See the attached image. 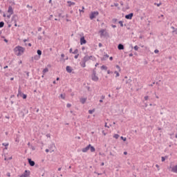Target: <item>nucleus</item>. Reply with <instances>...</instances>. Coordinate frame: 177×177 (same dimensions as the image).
Masks as SVG:
<instances>
[{
  "mask_svg": "<svg viewBox=\"0 0 177 177\" xmlns=\"http://www.w3.org/2000/svg\"><path fill=\"white\" fill-rule=\"evenodd\" d=\"M24 50H26V48L20 46H17L14 48V52L17 53V56H21L24 53Z\"/></svg>",
  "mask_w": 177,
  "mask_h": 177,
  "instance_id": "nucleus-1",
  "label": "nucleus"
},
{
  "mask_svg": "<svg viewBox=\"0 0 177 177\" xmlns=\"http://www.w3.org/2000/svg\"><path fill=\"white\" fill-rule=\"evenodd\" d=\"M91 78L93 81H95V82H97L99 81V77L96 75V71L93 70V74L91 75Z\"/></svg>",
  "mask_w": 177,
  "mask_h": 177,
  "instance_id": "nucleus-2",
  "label": "nucleus"
},
{
  "mask_svg": "<svg viewBox=\"0 0 177 177\" xmlns=\"http://www.w3.org/2000/svg\"><path fill=\"white\" fill-rule=\"evenodd\" d=\"M96 16H99V12L98 11L92 12L90 14V19H91V20H93V19H95Z\"/></svg>",
  "mask_w": 177,
  "mask_h": 177,
  "instance_id": "nucleus-3",
  "label": "nucleus"
},
{
  "mask_svg": "<svg viewBox=\"0 0 177 177\" xmlns=\"http://www.w3.org/2000/svg\"><path fill=\"white\" fill-rule=\"evenodd\" d=\"M100 37H107V35H109V32H107L105 29L100 30Z\"/></svg>",
  "mask_w": 177,
  "mask_h": 177,
  "instance_id": "nucleus-4",
  "label": "nucleus"
},
{
  "mask_svg": "<svg viewBox=\"0 0 177 177\" xmlns=\"http://www.w3.org/2000/svg\"><path fill=\"white\" fill-rule=\"evenodd\" d=\"M91 57H93V56H92V55L88 56V55H86V56H84L83 57L82 61L86 63V62H89V60H91Z\"/></svg>",
  "mask_w": 177,
  "mask_h": 177,
  "instance_id": "nucleus-5",
  "label": "nucleus"
},
{
  "mask_svg": "<svg viewBox=\"0 0 177 177\" xmlns=\"http://www.w3.org/2000/svg\"><path fill=\"white\" fill-rule=\"evenodd\" d=\"M132 17H133V13L131 12L129 15H125V19L127 20H132Z\"/></svg>",
  "mask_w": 177,
  "mask_h": 177,
  "instance_id": "nucleus-6",
  "label": "nucleus"
},
{
  "mask_svg": "<svg viewBox=\"0 0 177 177\" xmlns=\"http://www.w3.org/2000/svg\"><path fill=\"white\" fill-rule=\"evenodd\" d=\"M28 162L30 167H34L35 165V162L31 158H28Z\"/></svg>",
  "mask_w": 177,
  "mask_h": 177,
  "instance_id": "nucleus-7",
  "label": "nucleus"
},
{
  "mask_svg": "<svg viewBox=\"0 0 177 177\" xmlns=\"http://www.w3.org/2000/svg\"><path fill=\"white\" fill-rule=\"evenodd\" d=\"M86 44V39H85V37H82L80 38V45H85Z\"/></svg>",
  "mask_w": 177,
  "mask_h": 177,
  "instance_id": "nucleus-8",
  "label": "nucleus"
},
{
  "mask_svg": "<svg viewBox=\"0 0 177 177\" xmlns=\"http://www.w3.org/2000/svg\"><path fill=\"white\" fill-rule=\"evenodd\" d=\"M30 174H31V172L30 171V170H25V171L23 174L24 177H28L30 176Z\"/></svg>",
  "mask_w": 177,
  "mask_h": 177,
  "instance_id": "nucleus-9",
  "label": "nucleus"
},
{
  "mask_svg": "<svg viewBox=\"0 0 177 177\" xmlns=\"http://www.w3.org/2000/svg\"><path fill=\"white\" fill-rule=\"evenodd\" d=\"M19 19V17H17V15H14L12 17V21H13L14 23H17V19Z\"/></svg>",
  "mask_w": 177,
  "mask_h": 177,
  "instance_id": "nucleus-10",
  "label": "nucleus"
},
{
  "mask_svg": "<svg viewBox=\"0 0 177 177\" xmlns=\"http://www.w3.org/2000/svg\"><path fill=\"white\" fill-rule=\"evenodd\" d=\"M90 147H91V144H89V145H88L87 147H86L85 148H83V149H82V151L83 153H86V151H88V150H89Z\"/></svg>",
  "mask_w": 177,
  "mask_h": 177,
  "instance_id": "nucleus-11",
  "label": "nucleus"
},
{
  "mask_svg": "<svg viewBox=\"0 0 177 177\" xmlns=\"http://www.w3.org/2000/svg\"><path fill=\"white\" fill-rule=\"evenodd\" d=\"M170 168L171 169V172H174V174H177V165Z\"/></svg>",
  "mask_w": 177,
  "mask_h": 177,
  "instance_id": "nucleus-12",
  "label": "nucleus"
},
{
  "mask_svg": "<svg viewBox=\"0 0 177 177\" xmlns=\"http://www.w3.org/2000/svg\"><path fill=\"white\" fill-rule=\"evenodd\" d=\"M109 56L107 54L104 55L103 57H101V61L104 62L109 59Z\"/></svg>",
  "mask_w": 177,
  "mask_h": 177,
  "instance_id": "nucleus-13",
  "label": "nucleus"
},
{
  "mask_svg": "<svg viewBox=\"0 0 177 177\" xmlns=\"http://www.w3.org/2000/svg\"><path fill=\"white\" fill-rule=\"evenodd\" d=\"M8 12L10 15H13V8H12V6H9Z\"/></svg>",
  "mask_w": 177,
  "mask_h": 177,
  "instance_id": "nucleus-14",
  "label": "nucleus"
},
{
  "mask_svg": "<svg viewBox=\"0 0 177 177\" xmlns=\"http://www.w3.org/2000/svg\"><path fill=\"white\" fill-rule=\"evenodd\" d=\"M124 46H123L122 44H118V49L119 50H124Z\"/></svg>",
  "mask_w": 177,
  "mask_h": 177,
  "instance_id": "nucleus-15",
  "label": "nucleus"
},
{
  "mask_svg": "<svg viewBox=\"0 0 177 177\" xmlns=\"http://www.w3.org/2000/svg\"><path fill=\"white\" fill-rule=\"evenodd\" d=\"M66 70L67 73H71L73 71V68L70 66H67Z\"/></svg>",
  "mask_w": 177,
  "mask_h": 177,
  "instance_id": "nucleus-16",
  "label": "nucleus"
},
{
  "mask_svg": "<svg viewBox=\"0 0 177 177\" xmlns=\"http://www.w3.org/2000/svg\"><path fill=\"white\" fill-rule=\"evenodd\" d=\"M86 62H84V61H83V59H82V61L80 63V64L81 67H83V68H84L86 67Z\"/></svg>",
  "mask_w": 177,
  "mask_h": 177,
  "instance_id": "nucleus-17",
  "label": "nucleus"
},
{
  "mask_svg": "<svg viewBox=\"0 0 177 177\" xmlns=\"http://www.w3.org/2000/svg\"><path fill=\"white\" fill-rule=\"evenodd\" d=\"M24 94V93H21V89L20 87H19V89H18L17 97H19V96L22 97Z\"/></svg>",
  "mask_w": 177,
  "mask_h": 177,
  "instance_id": "nucleus-18",
  "label": "nucleus"
},
{
  "mask_svg": "<svg viewBox=\"0 0 177 177\" xmlns=\"http://www.w3.org/2000/svg\"><path fill=\"white\" fill-rule=\"evenodd\" d=\"M67 3H68V6H69V7L75 5V2H72V1H67Z\"/></svg>",
  "mask_w": 177,
  "mask_h": 177,
  "instance_id": "nucleus-19",
  "label": "nucleus"
},
{
  "mask_svg": "<svg viewBox=\"0 0 177 177\" xmlns=\"http://www.w3.org/2000/svg\"><path fill=\"white\" fill-rule=\"evenodd\" d=\"M90 150L91 151V153H95V151H96V149H95V147L92 146L91 145V147H90Z\"/></svg>",
  "mask_w": 177,
  "mask_h": 177,
  "instance_id": "nucleus-20",
  "label": "nucleus"
},
{
  "mask_svg": "<svg viewBox=\"0 0 177 177\" xmlns=\"http://www.w3.org/2000/svg\"><path fill=\"white\" fill-rule=\"evenodd\" d=\"M86 102V98H81L80 102L82 104H85V102Z\"/></svg>",
  "mask_w": 177,
  "mask_h": 177,
  "instance_id": "nucleus-21",
  "label": "nucleus"
},
{
  "mask_svg": "<svg viewBox=\"0 0 177 177\" xmlns=\"http://www.w3.org/2000/svg\"><path fill=\"white\" fill-rule=\"evenodd\" d=\"M40 56L39 55H35L34 57H32V59H34L35 60H39Z\"/></svg>",
  "mask_w": 177,
  "mask_h": 177,
  "instance_id": "nucleus-22",
  "label": "nucleus"
},
{
  "mask_svg": "<svg viewBox=\"0 0 177 177\" xmlns=\"http://www.w3.org/2000/svg\"><path fill=\"white\" fill-rule=\"evenodd\" d=\"M2 146H5L6 150H8V146H9V143L3 142V143L2 144Z\"/></svg>",
  "mask_w": 177,
  "mask_h": 177,
  "instance_id": "nucleus-23",
  "label": "nucleus"
},
{
  "mask_svg": "<svg viewBox=\"0 0 177 177\" xmlns=\"http://www.w3.org/2000/svg\"><path fill=\"white\" fill-rule=\"evenodd\" d=\"M48 71H49V69L48 68H44L42 71L43 75H45V73H48Z\"/></svg>",
  "mask_w": 177,
  "mask_h": 177,
  "instance_id": "nucleus-24",
  "label": "nucleus"
},
{
  "mask_svg": "<svg viewBox=\"0 0 177 177\" xmlns=\"http://www.w3.org/2000/svg\"><path fill=\"white\" fill-rule=\"evenodd\" d=\"M37 53L38 56L41 57V55H42V51L41 50H37Z\"/></svg>",
  "mask_w": 177,
  "mask_h": 177,
  "instance_id": "nucleus-25",
  "label": "nucleus"
},
{
  "mask_svg": "<svg viewBox=\"0 0 177 177\" xmlns=\"http://www.w3.org/2000/svg\"><path fill=\"white\" fill-rule=\"evenodd\" d=\"M101 70H105V71H107V66H104V65H102L101 66Z\"/></svg>",
  "mask_w": 177,
  "mask_h": 177,
  "instance_id": "nucleus-26",
  "label": "nucleus"
},
{
  "mask_svg": "<svg viewBox=\"0 0 177 177\" xmlns=\"http://www.w3.org/2000/svg\"><path fill=\"white\" fill-rule=\"evenodd\" d=\"M5 26V23L3 21H0V28H2Z\"/></svg>",
  "mask_w": 177,
  "mask_h": 177,
  "instance_id": "nucleus-27",
  "label": "nucleus"
},
{
  "mask_svg": "<svg viewBox=\"0 0 177 177\" xmlns=\"http://www.w3.org/2000/svg\"><path fill=\"white\" fill-rule=\"evenodd\" d=\"M118 23L120 24V27H124V21H119Z\"/></svg>",
  "mask_w": 177,
  "mask_h": 177,
  "instance_id": "nucleus-28",
  "label": "nucleus"
},
{
  "mask_svg": "<svg viewBox=\"0 0 177 177\" xmlns=\"http://www.w3.org/2000/svg\"><path fill=\"white\" fill-rule=\"evenodd\" d=\"M117 21H118V19L114 18L112 19V23H113L114 24H115V23H117Z\"/></svg>",
  "mask_w": 177,
  "mask_h": 177,
  "instance_id": "nucleus-29",
  "label": "nucleus"
},
{
  "mask_svg": "<svg viewBox=\"0 0 177 177\" xmlns=\"http://www.w3.org/2000/svg\"><path fill=\"white\" fill-rule=\"evenodd\" d=\"M93 113H95V109L88 110V114H93Z\"/></svg>",
  "mask_w": 177,
  "mask_h": 177,
  "instance_id": "nucleus-30",
  "label": "nucleus"
},
{
  "mask_svg": "<svg viewBox=\"0 0 177 177\" xmlns=\"http://www.w3.org/2000/svg\"><path fill=\"white\" fill-rule=\"evenodd\" d=\"M73 55H78V49H75L73 52Z\"/></svg>",
  "mask_w": 177,
  "mask_h": 177,
  "instance_id": "nucleus-31",
  "label": "nucleus"
},
{
  "mask_svg": "<svg viewBox=\"0 0 177 177\" xmlns=\"http://www.w3.org/2000/svg\"><path fill=\"white\" fill-rule=\"evenodd\" d=\"M113 138H115V139H118V138H120V135H118V134H115V135L113 136Z\"/></svg>",
  "mask_w": 177,
  "mask_h": 177,
  "instance_id": "nucleus-32",
  "label": "nucleus"
},
{
  "mask_svg": "<svg viewBox=\"0 0 177 177\" xmlns=\"http://www.w3.org/2000/svg\"><path fill=\"white\" fill-rule=\"evenodd\" d=\"M120 139H122V140H123V142H127V138L121 136Z\"/></svg>",
  "mask_w": 177,
  "mask_h": 177,
  "instance_id": "nucleus-33",
  "label": "nucleus"
},
{
  "mask_svg": "<svg viewBox=\"0 0 177 177\" xmlns=\"http://www.w3.org/2000/svg\"><path fill=\"white\" fill-rule=\"evenodd\" d=\"M21 97H23V99H27V95L22 94V96Z\"/></svg>",
  "mask_w": 177,
  "mask_h": 177,
  "instance_id": "nucleus-34",
  "label": "nucleus"
},
{
  "mask_svg": "<svg viewBox=\"0 0 177 177\" xmlns=\"http://www.w3.org/2000/svg\"><path fill=\"white\" fill-rule=\"evenodd\" d=\"M115 74H116V78L117 77H120V73L117 71H115Z\"/></svg>",
  "mask_w": 177,
  "mask_h": 177,
  "instance_id": "nucleus-35",
  "label": "nucleus"
},
{
  "mask_svg": "<svg viewBox=\"0 0 177 177\" xmlns=\"http://www.w3.org/2000/svg\"><path fill=\"white\" fill-rule=\"evenodd\" d=\"M84 9H85V7L82 6V10H79L80 13H84Z\"/></svg>",
  "mask_w": 177,
  "mask_h": 177,
  "instance_id": "nucleus-36",
  "label": "nucleus"
},
{
  "mask_svg": "<svg viewBox=\"0 0 177 177\" xmlns=\"http://www.w3.org/2000/svg\"><path fill=\"white\" fill-rule=\"evenodd\" d=\"M154 5H156L158 7H159V6H161L162 3H154Z\"/></svg>",
  "mask_w": 177,
  "mask_h": 177,
  "instance_id": "nucleus-37",
  "label": "nucleus"
},
{
  "mask_svg": "<svg viewBox=\"0 0 177 177\" xmlns=\"http://www.w3.org/2000/svg\"><path fill=\"white\" fill-rule=\"evenodd\" d=\"M134 50H139V46H134Z\"/></svg>",
  "mask_w": 177,
  "mask_h": 177,
  "instance_id": "nucleus-38",
  "label": "nucleus"
},
{
  "mask_svg": "<svg viewBox=\"0 0 177 177\" xmlns=\"http://www.w3.org/2000/svg\"><path fill=\"white\" fill-rule=\"evenodd\" d=\"M115 67L118 68V70H119V71H121V67H120L118 65H116Z\"/></svg>",
  "mask_w": 177,
  "mask_h": 177,
  "instance_id": "nucleus-39",
  "label": "nucleus"
},
{
  "mask_svg": "<svg viewBox=\"0 0 177 177\" xmlns=\"http://www.w3.org/2000/svg\"><path fill=\"white\" fill-rule=\"evenodd\" d=\"M25 73L26 74L28 78L30 77V72L25 71Z\"/></svg>",
  "mask_w": 177,
  "mask_h": 177,
  "instance_id": "nucleus-40",
  "label": "nucleus"
},
{
  "mask_svg": "<svg viewBox=\"0 0 177 177\" xmlns=\"http://www.w3.org/2000/svg\"><path fill=\"white\" fill-rule=\"evenodd\" d=\"M60 97H62V98L64 99V100L66 98L65 95H63V94H61V95H60Z\"/></svg>",
  "mask_w": 177,
  "mask_h": 177,
  "instance_id": "nucleus-41",
  "label": "nucleus"
},
{
  "mask_svg": "<svg viewBox=\"0 0 177 177\" xmlns=\"http://www.w3.org/2000/svg\"><path fill=\"white\" fill-rule=\"evenodd\" d=\"M105 128H110V126H107V122L104 123Z\"/></svg>",
  "mask_w": 177,
  "mask_h": 177,
  "instance_id": "nucleus-42",
  "label": "nucleus"
},
{
  "mask_svg": "<svg viewBox=\"0 0 177 177\" xmlns=\"http://www.w3.org/2000/svg\"><path fill=\"white\" fill-rule=\"evenodd\" d=\"M107 74H113V72L110 70L107 71Z\"/></svg>",
  "mask_w": 177,
  "mask_h": 177,
  "instance_id": "nucleus-43",
  "label": "nucleus"
},
{
  "mask_svg": "<svg viewBox=\"0 0 177 177\" xmlns=\"http://www.w3.org/2000/svg\"><path fill=\"white\" fill-rule=\"evenodd\" d=\"M53 147H55V145H54V144H53V145H50V150H52V148H53Z\"/></svg>",
  "mask_w": 177,
  "mask_h": 177,
  "instance_id": "nucleus-44",
  "label": "nucleus"
},
{
  "mask_svg": "<svg viewBox=\"0 0 177 177\" xmlns=\"http://www.w3.org/2000/svg\"><path fill=\"white\" fill-rule=\"evenodd\" d=\"M164 161H165V157L162 156V162H164Z\"/></svg>",
  "mask_w": 177,
  "mask_h": 177,
  "instance_id": "nucleus-45",
  "label": "nucleus"
},
{
  "mask_svg": "<svg viewBox=\"0 0 177 177\" xmlns=\"http://www.w3.org/2000/svg\"><path fill=\"white\" fill-rule=\"evenodd\" d=\"M78 56H80V54H77L76 55H75L74 58L75 59H78Z\"/></svg>",
  "mask_w": 177,
  "mask_h": 177,
  "instance_id": "nucleus-46",
  "label": "nucleus"
},
{
  "mask_svg": "<svg viewBox=\"0 0 177 177\" xmlns=\"http://www.w3.org/2000/svg\"><path fill=\"white\" fill-rule=\"evenodd\" d=\"M132 80H127L126 81V84H129L130 82H131Z\"/></svg>",
  "mask_w": 177,
  "mask_h": 177,
  "instance_id": "nucleus-47",
  "label": "nucleus"
},
{
  "mask_svg": "<svg viewBox=\"0 0 177 177\" xmlns=\"http://www.w3.org/2000/svg\"><path fill=\"white\" fill-rule=\"evenodd\" d=\"M144 99H145V100H149V96H145V97H144Z\"/></svg>",
  "mask_w": 177,
  "mask_h": 177,
  "instance_id": "nucleus-48",
  "label": "nucleus"
},
{
  "mask_svg": "<svg viewBox=\"0 0 177 177\" xmlns=\"http://www.w3.org/2000/svg\"><path fill=\"white\" fill-rule=\"evenodd\" d=\"M98 46L99 48H102L103 46V44H102V43H99Z\"/></svg>",
  "mask_w": 177,
  "mask_h": 177,
  "instance_id": "nucleus-49",
  "label": "nucleus"
},
{
  "mask_svg": "<svg viewBox=\"0 0 177 177\" xmlns=\"http://www.w3.org/2000/svg\"><path fill=\"white\" fill-rule=\"evenodd\" d=\"M71 106V104H67L66 107L70 108Z\"/></svg>",
  "mask_w": 177,
  "mask_h": 177,
  "instance_id": "nucleus-50",
  "label": "nucleus"
},
{
  "mask_svg": "<svg viewBox=\"0 0 177 177\" xmlns=\"http://www.w3.org/2000/svg\"><path fill=\"white\" fill-rule=\"evenodd\" d=\"M158 52H160L158 50H157V49H156L155 50H154V53H158Z\"/></svg>",
  "mask_w": 177,
  "mask_h": 177,
  "instance_id": "nucleus-51",
  "label": "nucleus"
},
{
  "mask_svg": "<svg viewBox=\"0 0 177 177\" xmlns=\"http://www.w3.org/2000/svg\"><path fill=\"white\" fill-rule=\"evenodd\" d=\"M111 27H113V28H116L117 26L116 25H111Z\"/></svg>",
  "mask_w": 177,
  "mask_h": 177,
  "instance_id": "nucleus-52",
  "label": "nucleus"
},
{
  "mask_svg": "<svg viewBox=\"0 0 177 177\" xmlns=\"http://www.w3.org/2000/svg\"><path fill=\"white\" fill-rule=\"evenodd\" d=\"M94 174H97V175H103V174H102V173H97V172H96V171H95Z\"/></svg>",
  "mask_w": 177,
  "mask_h": 177,
  "instance_id": "nucleus-53",
  "label": "nucleus"
},
{
  "mask_svg": "<svg viewBox=\"0 0 177 177\" xmlns=\"http://www.w3.org/2000/svg\"><path fill=\"white\" fill-rule=\"evenodd\" d=\"M173 32H176V34H177V28L174 29V30H173Z\"/></svg>",
  "mask_w": 177,
  "mask_h": 177,
  "instance_id": "nucleus-54",
  "label": "nucleus"
},
{
  "mask_svg": "<svg viewBox=\"0 0 177 177\" xmlns=\"http://www.w3.org/2000/svg\"><path fill=\"white\" fill-rule=\"evenodd\" d=\"M69 53H73V48H70Z\"/></svg>",
  "mask_w": 177,
  "mask_h": 177,
  "instance_id": "nucleus-55",
  "label": "nucleus"
},
{
  "mask_svg": "<svg viewBox=\"0 0 177 177\" xmlns=\"http://www.w3.org/2000/svg\"><path fill=\"white\" fill-rule=\"evenodd\" d=\"M102 133H103L104 136H106V133L104 132V130L102 131Z\"/></svg>",
  "mask_w": 177,
  "mask_h": 177,
  "instance_id": "nucleus-56",
  "label": "nucleus"
},
{
  "mask_svg": "<svg viewBox=\"0 0 177 177\" xmlns=\"http://www.w3.org/2000/svg\"><path fill=\"white\" fill-rule=\"evenodd\" d=\"M58 17H64L62 16V14L59 13V14L58 15Z\"/></svg>",
  "mask_w": 177,
  "mask_h": 177,
  "instance_id": "nucleus-57",
  "label": "nucleus"
},
{
  "mask_svg": "<svg viewBox=\"0 0 177 177\" xmlns=\"http://www.w3.org/2000/svg\"><path fill=\"white\" fill-rule=\"evenodd\" d=\"M10 16H12V15H10V14L7 15L8 19H10Z\"/></svg>",
  "mask_w": 177,
  "mask_h": 177,
  "instance_id": "nucleus-58",
  "label": "nucleus"
},
{
  "mask_svg": "<svg viewBox=\"0 0 177 177\" xmlns=\"http://www.w3.org/2000/svg\"><path fill=\"white\" fill-rule=\"evenodd\" d=\"M105 96L104 95H102L101 96V99L103 100L104 99Z\"/></svg>",
  "mask_w": 177,
  "mask_h": 177,
  "instance_id": "nucleus-59",
  "label": "nucleus"
},
{
  "mask_svg": "<svg viewBox=\"0 0 177 177\" xmlns=\"http://www.w3.org/2000/svg\"><path fill=\"white\" fill-rule=\"evenodd\" d=\"M4 42L8 43V42H9V41L8 39H4Z\"/></svg>",
  "mask_w": 177,
  "mask_h": 177,
  "instance_id": "nucleus-60",
  "label": "nucleus"
},
{
  "mask_svg": "<svg viewBox=\"0 0 177 177\" xmlns=\"http://www.w3.org/2000/svg\"><path fill=\"white\" fill-rule=\"evenodd\" d=\"M7 176L10 177V173H7Z\"/></svg>",
  "mask_w": 177,
  "mask_h": 177,
  "instance_id": "nucleus-61",
  "label": "nucleus"
},
{
  "mask_svg": "<svg viewBox=\"0 0 177 177\" xmlns=\"http://www.w3.org/2000/svg\"><path fill=\"white\" fill-rule=\"evenodd\" d=\"M114 6H118V3H114Z\"/></svg>",
  "mask_w": 177,
  "mask_h": 177,
  "instance_id": "nucleus-62",
  "label": "nucleus"
},
{
  "mask_svg": "<svg viewBox=\"0 0 177 177\" xmlns=\"http://www.w3.org/2000/svg\"><path fill=\"white\" fill-rule=\"evenodd\" d=\"M109 60L112 61L113 60V57H110Z\"/></svg>",
  "mask_w": 177,
  "mask_h": 177,
  "instance_id": "nucleus-63",
  "label": "nucleus"
},
{
  "mask_svg": "<svg viewBox=\"0 0 177 177\" xmlns=\"http://www.w3.org/2000/svg\"><path fill=\"white\" fill-rule=\"evenodd\" d=\"M61 57H64V54H61Z\"/></svg>",
  "mask_w": 177,
  "mask_h": 177,
  "instance_id": "nucleus-64",
  "label": "nucleus"
}]
</instances>
